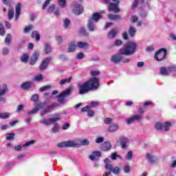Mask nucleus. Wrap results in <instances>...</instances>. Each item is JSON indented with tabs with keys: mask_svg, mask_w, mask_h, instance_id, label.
Listing matches in <instances>:
<instances>
[{
	"mask_svg": "<svg viewBox=\"0 0 176 176\" xmlns=\"http://www.w3.org/2000/svg\"><path fill=\"white\" fill-rule=\"evenodd\" d=\"M100 86L98 78H93L89 81L85 82L79 87V94H85L87 93L89 90H96L98 89Z\"/></svg>",
	"mask_w": 176,
	"mask_h": 176,
	"instance_id": "f257e3e1",
	"label": "nucleus"
},
{
	"mask_svg": "<svg viewBox=\"0 0 176 176\" xmlns=\"http://www.w3.org/2000/svg\"><path fill=\"white\" fill-rule=\"evenodd\" d=\"M137 50V44L135 43H128L125 46L119 50L118 53L123 56H133Z\"/></svg>",
	"mask_w": 176,
	"mask_h": 176,
	"instance_id": "f03ea898",
	"label": "nucleus"
},
{
	"mask_svg": "<svg viewBox=\"0 0 176 176\" xmlns=\"http://www.w3.org/2000/svg\"><path fill=\"white\" fill-rule=\"evenodd\" d=\"M60 119H61V116L59 113H56L54 115V117L50 119L41 120L39 122L41 123V124H44V126H50V124H53V123L58 122Z\"/></svg>",
	"mask_w": 176,
	"mask_h": 176,
	"instance_id": "7ed1b4c3",
	"label": "nucleus"
},
{
	"mask_svg": "<svg viewBox=\"0 0 176 176\" xmlns=\"http://www.w3.org/2000/svg\"><path fill=\"white\" fill-rule=\"evenodd\" d=\"M104 168L109 171L105 172L102 176L110 175L111 173H114L116 175H118L120 173V168L119 166L113 167L112 164H106Z\"/></svg>",
	"mask_w": 176,
	"mask_h": 176,
	"instance_id": "20e7f679",
	"label": "nucleus"
},
{
	"mask_svg": "<svg viewBox=\"0 0 176 176\" xmlns=\"http://www.w3.org/2000/svg\"><path fill=\"white\" fill-rule=\"evenodd\" d=\"M72 92V87H69L66 90L63 91L59 96H58L57 101L60 104H64L65 102V97L71 96Z\"/></svg>",
	"mask_w": 176,
	"mask_h": 176,
	"instance_id": "39448f33",
	"label": "nucleus"
},
{
	"mask_svg": "<svg viewBox=\"0 0 176 176\" xmlns=\"http://www.w3.org/2000/svg\"><path fill=\"white\" fill-rule=\"evenodd\" d=\"M111 61L118 64V63H120V61H122V63H130L131 60L129 58H124L123 54L119 53L112 56Z\"/></svg>",
	"mask_w": 176,
	"mask_h": 176,
	"instance_id": "423d86ee",
	"label": "nucleus"
},
{
	"mask_svg": "<svg viewBox=\"0 0 176 176\" xmlns=\"http://www.w3.org/2000/svg\"><path fill=\"white\" fill-rule=\"evenodd\" d=\"M3 3L6 5V6H8V20H12L13 17L14 16V10L13 8H12V1L10 0H2Z\"/></svg>",
	"mask_w": 176,
	"mask_h": 176,
	"instance_id": "0eeeda50",
	"label": "nucleus"
},
{
	"mask_svg": "<svg viewBox=\"0 0 176 176\" xmlns=\"http://www.w3.org/2000/svg\"><path fill=\"white\" fill-rule=\"evenodd\" d=\"M58 146L59 148H79L80 144L75 142L74 141H66L59 143Z\"/></svg>",
	"mask_w": 176,
	"mask_h": 176,
	"instance_id": "6e6552de",
	"label": "nucleus"
},
{
	"mask_svg": "<svg viewBox=\"0 0 176 176\" xmlns=\"http://www.w3.org/2000/svg\"><path fill=\"white\" fill-rule=\"evenodd\" d=\"M166 56H167V50L161 48L155 54L154 58L157 61H162L166 58Z\"/></svg>",
	"mask_w": 176,
	"mask_h": 176,
	"instance_id": "1a4fd4ad",
	"label": "nucleus"
},
{
	"mask_svg": "<svg viewBox=\"0 0 176 176\" xmlns=\"http://www.w3.org/2000/svg\"><path fill=\"white\" fill-rule=\"evenodd\" d=\"M72 6H74L73 13L76 16H79V14H82V13H83V6L80 3H74Z\"/></svg>",
	"mask_w": 176,
	"mask_h": 176,
	"instance_id": "9d476101",
	"label": "nucleus"
},
{
	"mask_svg": "<svg viewBox=\"0 0 176 176\" xmlns=\"http://www.w3.org/2000/svg\"><path fill=\"white\" fill-rule=\"evenodd\" d=\"M140 120H142V116L140 114H135L126 120V123L127 124H131L135 123V122H140Z\"/></svg>",
	"mask_w": 176,
	"mask_h": 176,
	"instance_id": "9b49d317",
	"label": "nucleus"
},
{
	"mask_svg": "<svg viewBox=\"0 0 176 176\" xmlns=\"http://www.w3.org/2000/svg\"><path fill=\"white\" fill-rule=\"evenodd\" d=\"M52 57H47L43 60L42 63L40 65L39 69L41 71H44V69H46L47 68V65L52 63Z\"/></svg>",
	"mask_w": 176,
	"mask_h": 176,
	"instance_id": "f8f14e48",
	"label": "nucleus"
},
{
	"mask_svg": "<svg viewBox=\"0 0 176 176\" xmlns=\"http://www.w3.org/2000/svg\"><path fill=\"white\" fill-rule=\"evenodd\" d=\"M58 103H53L51 105L48 106L46 109H43L41 112V116L43 118L46 113H50V112H52L54 108H56V107H58Z\"/></svg>",
	"mask_w": 176,
	"mask_h": 176,
	"instance_id": "ddd939ff",
	"label": "nucleus"
},
{
	"mask_svg": "<svg viewBox=\"0 0 176 176\" xmlns=\"http://www.w3.org/2000/svg\"><path fill=\"white\" fill-rule=\"evenodd\" d=\"M8 93V86L6 85H3L0 86V102H5V96Z\"/></svg>",
	"mask_w": 176,
	"mask_h": 176,
	"instance_id": "4468645a",
	"label": "nucleus"
},
{
	"mask_svg": "<svg viewBox=\"0 0 176 176\" xmlns=\"http://www.w3.org/2000/svg\"><path fill=\"white\" fill-rule=\"evenodd\" d=\"M109 12H113V13H119L120 9H119V4L115 3H110L109 5Z\"/></svg>",
	"mask_w": 176,
	"mask_h": 176,
	"instance_id": "2eb2a0df",
	"label": "nucleus"
},
{
	"mask_svg": "<svg viewBox=\"0 0 176 176\" xmlns=\"http://www.w3.org/2000/svg\"><path fill=\"white\" fill-rule=\"evenodd\" d=\"M129 142V139L124 137L120 138L118 141V144H121V147L122 149H126L127 148V143Z\"/></svg>",
	"mask_w": 176,
	"mask_h": 176,
	"instance_id": "dca6fc26",
	"label": "nucleus"
},
{
	"mask_svg": "<svg viewBox=\"0 0 176 176\" xmlns=\"http://www.w3.org/2000/svg\"><path fill=\"white\" fill-rule=\"evenodd\" d=\"M101 149L104 152H108V151H111V149H112V144H111V142H104L101 145Z\"/></svg>",
	"mask_w": 176,
	"mask_h": 176,
	"instance_id": "f3484780",
	"label": "nucleus"
},
{
	"mask_svg": "<svg viewBox=\"0 0 176 176\" xmlns=\"http://www.w3.org/2000/svg\"><path fill=\"white\" fill-rule=\"evenodd\" d=\"M21 13V3H19L16 6L15 10V21H17L19 20V17Z\"/></svg>",
	"mask_w": 176,
	"mask_h": 176,
	"instance_id": "a211bd4d",
	"label": "nucleus"
},
{
	"mask_svg": "<svg viewBox=\"0 0 176 176\" xmlns=\"http://www.w3.org/2000/svg\"><path fill=\"white\" fill-rule=\"evenodd\" d=\"M39 58V52H34L33 55L31 56L30 63L31 65H34L35 63L38 61V58Z\"/></svg>",
	"mask_w": 176,
	"mask_h": 176,
	"instance_id": "6ab92c4d",
	"label": "nucleus"
},
{
	"mask_svg": "<svg viewBox=\"0 0 176 176\" xmlns=\"http://www.w3.org/2000/svg\"><path fill=\"white\" fill-rule=\"evenodd\" d=\"M39 58V52H34L33 55L31 56L30 63L31 65H34L35 63L38 61V58Z\"/></svg>",
	"mask_w": 176,
	"mask_h": 176,
	"instance_id": "aec40b11",
	"label": "nucleus"
},
{
	"mask_svg": "<svg viewBox=\"0 0 176 176\" xmlns=\"http://www.w3.org/2000/svg\"><path fill=\"white\" fill-rule=\"evenodd\" d=\"M39 58V52H34L33 55L31 56L30 63L31 65H34L35 63L38 61V58Z\"/></svg>",
	"mask_w": 176,
	"mask_h": 176,
	"instance_id": "412c9836",
	"label": "nucleus"
},
{
	"mask_svg": "<svg viewBox=\"0 0 176 176\" xmlns=\"http://www.w3.org/2000/svg\"><path fill=\"white\" fill-rule=\"evenodd\" d=\"M76 50V43H75L74 41H72L69 43L67 52L68 53H72Z\"/></svg>",
	"mask_w": 176,
	"mask_h": 176,
	"instance_id": "4be33fe9",
	"label": "nucleus"
},
{
	"mask_svg": "<svg viewBox=\"0 0 176 176\" xmlns=\"http://www.w3.org/2000/svg\"><path fill=\"white\" fill-rule=\"evenodd\" d=\"M87 28L89 31H90L91 32L96 31V25L94 24V22H93L91 19L88 20Z\"/></svg>",
	"mask_w": 176,
	"mask_h": 176,
	"instance_id": "5701e85b",
	"label": "nucleus"
},
{
	"mask_svg": "<svg viewBox=\"0 0 176 176\" xmlns=\"http://www.w3.org/2000/svg\"><path fill=\"white\" fill-rule=\"evenodd\" d=\"M101 156V152L100 151H94L92 155H89V159L92 161L96 160L97 157H100Z\"/></svg>",
	"mask_w": 176,
	"mask_h": 176,
	"instance_id": "b1692460",
	"label": "nucleus"
},
{
	"mask_svg": "<svg viewBox=\"0 0 176 176\" xmlns=\"http://www.w3.org/2000/svg\"><path fill=\"white\" fill-rule=\"evenodd\" d=\"M100 19H101V14L95 12L93 14L92 17L90 18L89 20H91L92 21L97 23V21H98V20H100Z\"/></svg>",
	"mask_w": 176,
	"mask_h": 176,
	"instance_id": "393cba45",
	"label": "nucleus"
},
{
	"mask_svg": "<svg viewBox=\"0 0 176 176\" xmlns=\"http://www.w3.org/2000/svg\"><path fill=\"white\" fill-rule=\"evenodd\" d=\"M32 85V81L25 82L21 85V89L23 90H28Z\"/></svg>",
	"mask_w": 176,
	"mask_h": 176,
	"instance_id": "a878e982",
	"label": "nucleus"
},
{
	"mask_svg": "<svg viewBox=\"0 0 176 176\" xmlns=\"http://www.w3.org/2000/svg\"><path fill=\"white\" fill-rule=\"evenodd\" d=\"M160 75H162V76H168L169 75L168 69L164 67H161L160 69Z\"/></svg>",
	"mask_w": 176,
	"mask_h": 176,
	"instance_id": "bb28decb",
	"label": "nucleus"
},
{
	"mask_svg": "<svg viewBox=\"0 0 176 176\" xmlns=\"http://www.w3.org/2000/svg\"><path fill=\"white\" fill-rule=\"evenodd\" d=\"M4 43L6 45V46H10V43H12V34H8L6 35Z\"/></svg>",
	"mask_w": 176,
	"mask_h": 176,
	"instance_id": "cd10ccee",
	"label": "nucleus"
},
{
	"mask_svg": "<svg viewBox=\"0 0 176 176\" xmlns=\"http://www.w3.org/2000/svg\"><path fill=\"white\" fill-rule=\"evenodd\" d=\"M108 131L110 133H113L114 131H118L119 130V125L118 124H112L109 126Z\"/></svg>",
	"mask_w": 176,
	"mask_h": 176,
	"instance_id": "c85d7f7f",
	"label": "nucleus"
},
{
	"mask_svg": "<svg viewBox=\"0 0 176 176\" xmlns=\"http://www.w3.org/2000/svg\"><path fill=\"white\" fill-rule=\"evenodd\" d=\"M170 127H171V123L168 122L162 123V131H168V130H170Z\"/></svg>",
	"mask_w": 176,
	"mask_h": 176,
	"instance_id": "c756f323",
	"label": "nucleus"
},
{
	"mask_svg": "<svg viewBox=\"0 0 176 176\" xmlns=\"http://www.w3.org/2000/svg\"><path fill=\"white\" fill-rule=\"evenodd\" d=\"M77 47L80 49H87V47H89V44L87 43L80 41L77 43Z\"/></svg>",
	"mask_w": 176,
	"mask_h": 176,
	"instance_id": "7c9ffc66",
	"label": "nucleus"
},
{
	"mask_svg": "<svg viewBox=\"0 0 176 176\" xmlns=\"http://www.w3.org/2000/svg\"><path fill=\"white\" fill-rule=\"evenodd\" d=\"M146 157L148 162H149V163H151V164H153V163H155V156H153L152 154L147 153L146 155Z\"/></svg>",
	"mask_w": 176,
	"mask_h": 176,
	"instance_id": "2f4dec72",
	"label": "nucleus"
},
{
	"mask_svg": "<svg viewBox=\"0 0 176 176\" xmlns=\"http://www.w3.org/2000/svg\"><path fill=\"white\" fill-rule=\"evenodd\" d=\"M144 2H145V0H135L132 5V9H135L138 5H142L144 4Z\"/></svg>",
	"mask_w": 176,
	"mask_h": 176,
	"instance_id": "473e14b6",
	"label": "nucleus"
},
{
	"mask_svg": "<svg viewBox=\"0 0 176 176\" xmlns=\"http://www.w3.org/2000/svg\"><path fill=\"white\" fill-rule=\"evenodd\" d=\"M52 46H50V44L46 43L44 47V52L45 54H50V53H52Z\"/></svg>",
	"mask_w": 176,
	"mask_h": 176,
	"instance_id": "72a5a7b5",
	"label": "nucleus"
},
{
	"mask_svg": "<svg viewBox=\"0 0 176 176\" xmlns=\"http://www.w3.org/2000/svg\"><path fill=\"white\" fill-rule=\"evenodd\" d=\"M129 34L131 37L134 36L135 35V32H137V30H135V28L133 26H129V30H128Z\"/></svg>",
	"mask_w": 176,
	"mask_h": 176,
	"instance_id": "f704fd0d",
	"label": "nucleus"
},
{
	"mask_svg": "<svg viewBox=\"0 0 176 176\" xmlns=\"http://www.w3.org/2000/svg\"><path fill=\"white\" fill-rule=\"evenodd\" d=\"M32 38H35L36 41H41V34L38 31H34L32 33Z\"/></svg>",
	"mask_w": 176,
	"mask_h": 176,
	"instance_id": "c9c22d12",
	"label": "nucleus"
},
{
	"mask_svg": "<svg viewBox=\"0 0 176 176\" xmlns=\"http://www.w3.org/2000/svg\"><path fill=\"white\" fill-rule=\"evenodd\" d=\"M116 34H118V32L116 31V30L113 29L111 30V32H109L108 38H109L110 39H112V38H115V36H116Z\"/></svg>",
	"mask_w": 176,
	"mask_h": 176,
	"instance_id": "e433bc0d",
	"label": "nucleus"
},
{
	"mask_svg": "<svg viewBox=\"0 0 176 176\" xmlns=\"http://www.w3.org/2000/svg\"><path fill=\"white\" fill-rule=\"evenodd\" d=\"M108 19L109 20H120V15H118V14H109Z\"/></svg>",
	"mask_w": 176,
	"mask_h": 176,
	"instance_id": "4c0bfd02",
	"label": "nucleus"
},
{
	"mask_svg": "<svg viewBox=\"0 0 176 176\" xmlns=\"http://www.w3.org/2000/svg\"><path fill=\"white\" fill-rule=\"evenodd\" d=\"M155 128L157 130V131H163V123L162 122L155 123Z\"/></svg>",
	"mask_w": 176,
	"mask_h": 176,
	"instance_id": "58836bf2",
	"label": "nucleus"
},
{
	"mask_svg": "<svg viewBox=\"0 0 176 176\" xmlns=\"http://www.w3.org/2000/svg\"><path fill=\"white\" fill-rule=\"evenodd\" d=\"M10 113H0V119H9Z\"/></svg>",
	"mask_w": 176,
	"mask_h": 176,
	"instance_id": "ea45409f",
	"label": "nucleus"
},
{
	"mask_svg": "<svg viewBox=\"0 0 176 176\" xmlns=\"http://www.w3.org/2000/svg\"><path fill=\"white\" fill-rule=\"evenodd\" d=\"M58 3L60 8L64 9L67 6V0H58Z\"/></svg>",
	"mask_w": 176,
	"mask_h": 176,
	"instance_id": "a19ab883",
	"label": "nucleus"
},
{
	"mask_svg": "<svg viewBox=\"0 0 176 176\" xmlns=\"http://www.w3.org/2000/svg\"><path fill=\"white\" fill-rule=\"evenodd\" d=\"M28 58H30V56L27 54H24L21 57V60L22 63H28Z\"/></svg>",
	"mask_w": 176,
	"mask_h": 176,
	"instance_id": "79ce46f5",
	"label": "nucleus"
},
{
	"mask_svg": "<svg viewBox=\"0 0 176 176\" xmlns=\"http://www.w3.org/2000/svg\"><path fill=\"white\" fill-rule=\"evenodd\" d=\"M47 104V102H43L38 103L37 105L35 104V107H37V109H38V111H41V109H42V108H43L44 107H46Z\"/></svg>",
	"mask_w": 176,
	"mask_h": 176,
	"instance_id": "37998d69",
	"label": "nucleus"
},
{
	"mask_svg": "<svg viewBox=\"0 0 176 176\" xmlns=\"http://www.w3.org/2000/svg\"><path fill=\"white\" fill-rule=\"evenodd\" d=\"M71 79L72 78L69 77L68 78H64L60 80V81L59 82V85H65V83H69L71 82Z\"/></svg>",
	"mask_w": 176,
	"mask_h": 176,
	"instance_id": "c03bdc74",
	"label": "nucleus"
},
{
	"mask_svg": "<svg viewBox=\"0 0 176 176\" xmlns=\"http://www.w3.org/2000/svg\"><path fill=\"white\" fill-rule=\"evenodd\" d=\"M33 28H34V25H30L25 28L23 32L25 34H28V32H30V31H31V30H32Z\"/></svg>",
	"mask_w": 176,
	"mask_h": 176,
	"instance_id": "a18cd8bd",
	"label": "nucleus"
},
{
	"mask_svg": "<svg viewBox=\"0 0 176 176\" xmlns=\"http://www.w3.org/2000/svg\"><path fill=\"white\" fill-rule=\"evenodd\" d=\"M39 112L38 109L37 107H35L32 110H30L28 112V115H34L35 113H38Z\"/></svg>",
	"mask_w": 176,
	"mask_h": 176,
	"instance_id": "49530a36",
	"label": "nucleus"
},
{
	"mask_svg": "<svg viewBox=\"0 0 176 176\" xmlns=\"http://www.w3.org/2000/svg\"><path fill=\"white\" fill-rule=\"evenodd\" d=\"M125 159L126 160H131L133 159V152L129 151L125 156Z\"/></svg>",
	"mask_w": 176,
	"mask_h": 176,
	"instance_id": "de8ad7c7",
	"label": "nucleus"
},
{
	"mask_svg": "<svg viewBox=\"0 0 176 176\" xmlns=\"http://www.w3.org/2000/svg\"><path fill=\"white\" fill-rule=\"evenodd\" d=\"M176 71V66L175 65H172L168 67V72L170 75L171 72H175Z\"/></svg>",
	"mask_w": 176,
	"mask_h": 176,
	"instance_id": "09e8293b",
	"label": "nucleus"
},
{
	"mask_svg": "<svg viewBox=\"0 0 176 176\" xmlns=\"http://www.w3.org/2000/svg\"><path fill=\"white\" fill-rule=\"evenodd\" d=\"M33 79L36 82H40V80H42L43 79V76L42 74H38L34 76Z\"/></svg>",
	"mask_w": 176,
	"mask_h": 176,
	"instance_id": "8fccbe9b",
	"label": "nucleus"
},
{
	"mask_svg": "<svg viewBox=\"0 0 176 176\" xmlns=\"http://www.w3.org/2000/svg\"><path fill=\"white\" fill-rule=\"evenodd\" d=\"M123 170L126 174H129L131 171V167L129 165H125L123 168Z\"/></svg>",
	"mask_w": 176,
	"mask_h": 176,
	"instance_id": "3c124183",
	"label": "nucleus"
},
{
	"mask_svg": "<svg viewBox=\"0 0 176 176\" xmlns=\"http://www.w3.org/2000/svg\"><path fill=\"white\" fill-rule=\"evenodd\" d=\"M80 145H82L84 146H87V145L90 144V142H89L88 140L85 139V140H80Z\"/></svg>",
	"mask_w": 176,
	"mask_h": 176,
	"instance_id": "603ef678",
	"label": "nucleus"
},
{
	"mask_svg": "<svg viewBox=\"0 0 176 176\" xmlns=\"http://www.w3.org/2000/svg\"><path fill=\"white\" fill-rule=\"evenodd\" d=\"M9 52H10V50L8 47L3 48V50H2L3 56H8V54H9Z\"/></svg>",
	"mask_w": 176,
	"mask_h": 176,
	"instance_id": "864d4df0",
	"label": "nucleus"
},
{
	"mask_svg": "<svg viewBox=\"0 0 176 176\" xmlns=\"http://www.w3.org/2000/svg\"><path fill=\"white\" fill-rule=\"evenodd\" d=\"M34 144H35V140H31L30 142H27L23 145V148H28V146H30V145H34Z\"/></svg>",
	"mask_w": 176,
	"mask_h": 176,
	"instance_id": "5fc2aeb1",
	"label": "nucleus"
},
{
	"mask_svg": "<svg viewBox=\"0 0 176 176\" xmlns=\"http://www.w3.org/2000/svg\"><path fill=\"white\" fill-rule=\"evenodd\" d=\"M0 35L1 36H4L5 35V28H3V24L0 22Z\"/></svg>",
	"mask_w": 176,
	"mask_h": 176,
	"instance_id": "6e6d98bb",
	"label": "nucleus"
},
{
	"mask_svg": "<svg viewBox=\"0 0 176 176\" xmlns=\"http://www.w3.org/2000/svg\"><path fill=\"white\" fill-rule=\"evenodd\" d=\"M52 87L50 85L44 86L40 88V91H46V90H50Z\"/></svg>",
	"mask_w": 176,
	"mask_h": 176,
	"instance_id": "4d7b16f0",
	"label": "nucleus"
},
{
	"mask_svg": "<svg viewBox=\"0 0 176 176\" xmlns=\"http://www.w3.org/2000/svg\"><path fill=\"white\" fill-rule=\"evenodd\" d=\"M69 20L68 19H65L63 21V25L65 28H68V26L69 25Z\"/></svg>",
	"mask_w": 176,
	"mask_h": 176,
	"instance_id": "13d9d810",
	"label": "nucleus"
},
{
	"mask_svg": "<svg viewBox=\"0 0 176 176\" xmlns=\"http://www.w3.org/2000/svg\"><path fill=\"white\" fill-rule=\"evenodd\" d=\"M95 142H96V144H101L102 142H104V138L102 137H98Z\"/></svg>",
	"mask_w": 176,
	"mask_h": 176,
	"instance_id": "bf43d9fd",
	"label": "nucleus"
},
{
	"mask_svg": "<svg viewBox=\"0 0 176 176\" xmlns=\"http://www.w3.org/2000/svg\"><path fill=\"white\" fill-rule=\"evenodd\" d=\"M13 138H14V133H8L6 135V140H13Z\"/></svg>",
	"mask_w": 176,
	"mask_h": 176,
	"instance_id": "052dcab7",
	"label": "nucleus"
},
{
	"mask_svg": "<svg viewBox=\"0 0 176 176\" xmlns=\"http://www.w3.org/2000/svg\"><path fill=\"white\" fill-rule=\"evenodd\" d=\"M91 108V106L87 105L83 108L81 109L80 111L81 112H88V111Z\"/></svg>",
	"mask_w": 176,
	"mask_h": 176,
	"instance_id": "680f3d73",
	"label": "nucleus"
},
{
	"mask_svg": "<svg viewBox=\"0 0 176 176\" xmlns=\"http://www.w3.org/2000/svg\"><path fill=\"white\" fill-rule=\"evenodd\" d=\"M87 116L89 118H93L94 116V111L93 110H88L87 111Z\"/></svg>",
	"mask_w": 176,
	"mask_h": 176,
	"instance_id": "e2e57ef3",
	"label": "nucleus"
},
{
	"mask_svg": "<svg viewBox=\"0 0 176 176\" xmlns=\"http://www.w3.org/2000/svg\"><path fill=\"white\" fill-rule=\"evenodd\" d=\"M56 6H54V4H52L49 8H48V12L50 13H52V12H54V9H55Z\"/></svg>",
	"mask_w": 176,
	"mask_h": 176,
	"instance_id": "0e129e2a",
	"label": "nucleus"
},
{
	"mask_svg": "<svg viewBox=\"0 0 176 176\" xmlns=\"http://www.w3.org/2000/svg\"><path fill=\"white\" fill-rule=\"evenodd\" d=\"M98 105H100V102H92L91 103V105H89V106L92 107L93 108H96V107H98Z\"/></svg>",
	"mask_w": 176,
	"mask_h": 176,
	"instance_id": "69168bd1",
	"label": "nucleus"
},
{
	"mask_svg": "<svg viewBox=\"0 0 176 176\" xmlns=\"http://www.w3.org/2000/svg\"><path fill=\"white\" fill-rule=\"evenodd\" d=\"M58 124H55L54 127L52 128V131H54V133H57V131H58Z\"/></svg>",
	"mask_w": 176,
	"mask_h": 176,
	"instance_id": "338daca9",
	"label": "nucleus"
},
{
	"mask_svg": "<svg viewBox=\"0 0 176 176\" xmlns=\"http://www.w3.org/2000/svg\"><path fill=\"white\" fill-rule=\"evenodd\" d=\"M80 34H82V35H87V33L86 32V30H85V28H80Z\"/></svg>",
	"mask_w": 176,
	"mask_h": 176,
	"instance_id": "774afa93",
	"label": "nucleus"
}]
</instances>
